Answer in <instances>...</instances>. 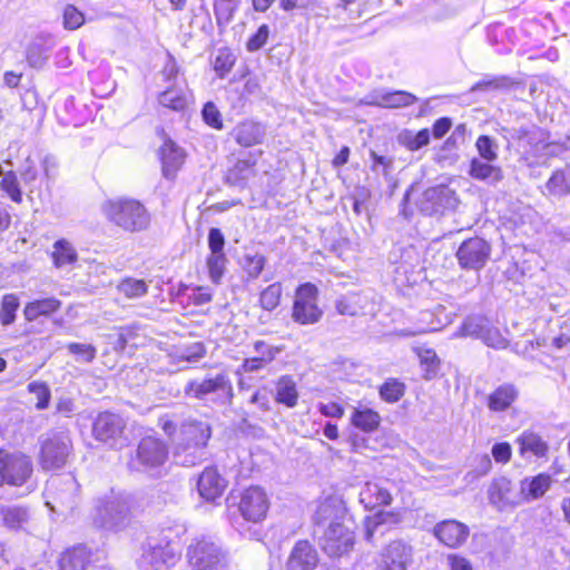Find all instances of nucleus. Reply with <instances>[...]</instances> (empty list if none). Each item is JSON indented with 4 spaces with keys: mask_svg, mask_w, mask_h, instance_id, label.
Listing matches in <instances>:
<instances>
[{
    "mask_svg": "<svg viewBox=\"0 0 570 570\" xmlns=\"http://www.w3.org/2000/svg\"><path fill=\"white\" fill-rule=\"evenodd\" d=\"M331 520L325 529L320 547L332 559H338L348 554L355 544V522L348 518L347 510L342 502L334 499L322 501L314 513V524L321 525Z\"/></svg>",
    "mask_w": 570,
    "mask_h": 570,
    "instance_id": "obj_1",
    "label": "nucleus"
},
{
    "mask_svg": "<svg viewBox=\"0 0 570 570\" xmlns=\"http://www.w3.org/2000/svg\"><path fill=\"white\" fill-rule=\"evenodd\" d=\"M106 219L118 229L136 234L150 227V214L146 206L131 197L108 199L102 205Z\"/></svg>",
    "mask_w": 570,
    "mask_h": 570,
    "instance_id": "obj_2",
    "label": "nucleus"
},
{
    "mask_svg": "<svg viewBox=\"0 0 570 570\" xmlns=\"http://www.w3.org/2000/svg\"><path fill=\"white\" fill-rule=\"evenodd\" d=\"M37 461L43 471L65 468L73 456V442L68 432L50 431L38 442Z\"/></svg>",
    "mask_w": 570,
    "mask_h": 570,
    "instance_id": "obj_3",
    "label": "nucleus"
},
{
    "mask_svg": "<svg viewBox=\"0 0 570 570\" xmlns=\"http://www.w3.org/2000/svg\"><path fill=\"white\" fill-rule=\"evenodd\" d=\"M32 458L23 451L0 446V488H21L33 476Z\"/></svg>",
    "mask_w": 570,
    "mask_h": 570,
    "instance_id": "obj_4",
    "label": "nucleus"
},
{
    "mask_svg": "<svg viewBox=\"0 0 570 570\" xmlns=\"http://www.w3.org/2000/svg\"><path fill=\"white\" fill-rule=\"evenodd\" d=\"M323 314L318 287L312 282L297 285L291 309L293 322L303 326L313 325L322 320Z\"/></svg>",
    "mask_w": 570,
    "mask_h": 570,
    "instance_id": "obj_5",
    "label": "nucleus"
},
{
    "mask_svg": "<svg viewBox=\"0 0 570 570\" xmlns=\"http://www.w3.org/2000/svg\"><path fill=\"white\" fill-rule=\"evenodd\" d=\"M186 558L193 570H214L222 564L225 553L212 537L203 534L191 540Z\"/></svg>",
    "mask_w": 570,
    "mask_h": 570,
    "instance_id": "obj_6",
    "label": "nucleus"
},
{
    "mask_svg": "<svg viewBox=\"0 0 570 570\" xmlns=\"http://www.w3.org/2000/svg\"><path fill=\"white\" fill-rule=\"evenodd\" d=\"M237 510L247 522L259 523L267 518L271 501L259 485L244 488L237 495Z\"/></svg>",
    "mask_w": 570,
    "mask_h": 570,
    "instance_id": "obj_7",
    "label": "nucleus"
},
{
    "mask_svg": "<svg viewBox=\"0 0 570 570\" xmlns=\"http://www.w3.org/2000/svg\"><path fill=\"white\" fill-rule=\"evenodd\" d=\"M492 246L481 236L464 239L455 252L459 266L465 271H480L490 261Z\"/></svg>",
    "mask_w": 570,
    "mask_h": 570,
    "instance_id": "obj_8",
    "label": "nucleus"
},
{
    "mask_svg": "<svg viewBox=\"0 0 570 570\" xmlns=\"http://www.w3.org/2000/svg\"><path fill=\"white\" fill-rule=\"evenodd\" d=\"M413 561V548L402 539L386 543L374 561L375 570H406Z\"/></svg>",
    "mask_w": 570,
    "mask_h": 570,
    "instance_id": "obj_9",
    "label": "nucleus"
},
{
    "mask_svg": "<svg viewBox=\"0 0 570 570\" xmlns=\"http://www.w3.org/2000/svg\"><path fill=\"white\" fill-rule=\"evenodd\" d=\"M169 458L167 443L160 438L146 435L137 444L134 459L145 469H156L164 465Z\"/></svg>",
    "mask_w": 570,
    "mask_h": 570,
    "instance_id": "obj_10",
    "label": "nucleus"
},
{
    "mask_svg": "<svg viewBox=\"0 0 570 570\" xmlns=\"http://www.w3.org/2000/svg\"><path fill=\"white\" fill-rule=\"evenodd\" d=\"M126 422L116 413L99 412L92 422L96 441L115 446L124 438Z\"/></svg>",
    "mask_w": 570,
    "mask_h": 570,
    "instance_id": "obj_11",
    "label": "nucleus"
},
{
    "mask_svg": "<svg viewBox=\"0 0 570 570\" xmlns=\"http://www.w3.org/2000/svg\"><path fill=\"white\" fill-rule=\"evenodd\" d=\"M229 485L228 480L217 466H206L197 478L196 489L203 501L217 504Z\"/></svg>",
    "mask_w": 570,
    "mask_h": 570,
    "instance_id": "obj_12",
    "label": "nucleus"
},
{
    "mask_svg": "<svg viewBox=\"0 0 570 570\" xmlns=\"http://www.w3.org/2000/svg\"><path fill=\"white\" fill-rule=\"evenodd\" d=\"M164 141L159 148V160L161 165V174L166 179H175L183 168L186 160V153L174 140L166 137L164 128L158 130Z\"/></svg>",
    "mask_w": 570,
    "mask_h": 570,
    "instance_id": "obj_13",
    "label": "nucleus"
},
{
    "mask_svg": "<svg viewBox=\"0 0 570 570\" xmlns=\"http://www.w3.org/2000/svg\"><path fill=\"white\" fill-rule=\"evenodd\" d=\"M432 532L436 540L449 549L461 548L470 535L469 527L455 519H445L438 522Z\"/></svg>",
    "mask_w": 570,
    "mask_h": 570,
    "instance_id": "obj_14",
    "label": "nucleus"
},
{
    "mask_svg": "<svg viewBox=\"0 0 570 570\" xmlns=\"http://www.w3.org/2000/svg\"><path fill=\"white\" fill-rule=\"evenodd\" d=\"M178 553L171 547L169 540H160L155 544H149L144 550L140 558V568L142 570H161L165 566H171L176 562Z\"/></svg>",
    "mask_w": 570,
    "mask_h": 570,
    "instance_id": "obj_15",
    "label": "nucleus"
},
{
    "mask_svg": "<svg viewBox=\"0 0 570 570\" xmlns=\"http://www.w3.org/2000/svg\"><path fill=\"white\" fill-rule=\"evenodd\" d=\"M229 137L237 146L248 149L264 142L266 128L261 121L244 119L233 127L229 131Z\"/></svg>",
    "mask_w": 570,
    "mask_h": 570,
    "instance_id": "obj_16",
    "label": "nucleus"
},
{
    "mask_svg": "<svg viewBox=\"0 0 570 570\" xmlns=\"http://www.w3.org/2000/svg\"><path fill=\"white\" fill-rule=\"evenodd\" d=\"M212 436L209 424L198 420H187L179 426V444L183 449H204Z\"/></svg>",
    "mask_w": 570,
    "mask_h": 570,
    "instance_id": "obj_17",
    "label": "nucleus"
},
{
    "mask_svg": "<svg viewBox=\"0 0 570 570\" xmlns=\"http://www.w3.org/2000/svg\"><path fill=\"white\" fill-rule=\"evenodd\" d=\"M320 557L314 546L302 539L295 542L286 561V570H315Z\"/></svg>",
    "mask_w": 570,
    "mask_h": 570,
    "instance_id": "obj_18",
    "label": "nucleus"
},
{
    "mask_svg": "<svg viewBox=\"0 0 570 570\" xmlns=\"http://www.w3.org/2000/svg\"><path fill=\"white\" fill-rule=\"evenodd\" d=\"M218 391L232 393V383L225 373H218L214 377H205L202 381L193 380L185 386V394L197 400Z\"/></svg>",
    "mask_w": 570,
    "mask_h": 570,
    "instance_id": "obj_19",
    "label": "nucleus"
},
{
    "mask_svg": "<svg viewBox=\"0 0 570 570\" xmlns=\"http://www.w3.org/2000/svg\"><path fill=\"white\" fill-rule=\"evenodd\" d=\"M262 155L263 151L258 150L257 153L248 154L246 157L237 159L225 173L226 183L240 187L247 185L248 180L256 176L257 157Z\"/></svg>",
    "mask_w": 570,
    "mask_h": 570,
    "instance_id": "obj_20",
    "label": "nucleus"
},
{
    "mask_svg": "<svg viewBox=\"0 0 570 570\" xmlns=\"http://www.w3.org/2000/svg\"><path fill=\"white\" fill-rule=\"evenodd\" d=\"M519 455L523 459H547L550 446L541 434L532 430H525L515 439Z\"/></svg>",
    "mask_w": 570,
    "mask_h": 570,
    "instance_id": "obj_21",
    "label": "nucleus"
},
{
    "mask_svg": "<svg viewBox=\"0 0 570 570\" xmlns=\"http://www.w3.org/2000/svg\"><path fill=\"white\" fill-rule=\"evenodd\" d=\"M358 500L365 510L373 511L390 505L393 497L382 484L367 481L360 491Z\"/></svg>",
    "mask_w": 570,
    "mask_h": 570,
    "instance_id": "obj_22",
    "label": "nucleus"
},
{
    "mask_svg": "<svg viewBox=\"0 0 570 570\" xmlns=\"http://www.w3.org/2000/svg\"><path fill=\"white\" fill-rule=\"evenodd\" d=\"M518 397V387L513 383H503L488 394L485 404L490 412L501 413L510 410Z\"/></svg>",
    "mask_w": 570,
    "mask_h": 570,
    "instance_id": "obj_23",
    "label": "nucleus"
},
{
    "mask_svg": "<svg viewBox=\"0 0 570 570\" xmlns=\"http://www.w3.org/2000/svg\"><path fill=\"white\" fill-rule=\"evenodd\" d=\"M191 98V91L187 86L178 87L177 85H171L158 94L157 101L161 108L183 112L188 108Z\"/></svg>",
    "mask_w": 570,
    "mask_h": 570,
    "instance_id": "obj_24",
    "label": "nucleus"
},
{
    "mask_svg": "<svg viewBox=\"0 0 570 570\" xmlns=\"http://www.w3.org/2000/svg\"><path fill=\"white\" fill-rule=\"evenodd\" d=\"M62 302L55 297H40L29 301L23 306V317L27 322H35L41 317L49 318L60 312Z\"/></svg>",
    "mask_w": 570,
    "mask_h": 570,
    "instance_id": "obj_25",
    "label": "nucleus"
},
{
    "mask_svg": "<svg viewBox=\"0 0 570 570\" xmlns=\"http://www.w3.org/2000/svg\"><path fill=\"white\" fill-rule=\"evenodd\" d=\"M350 423L355 430L372 434L380 430L382 416L379 411L372 407L358 405L353 409Z\"/></svg>",
    "mask_w": 570,
    "mask_h": 570,
    "instance_id": "obj_26",
    "label": "nucleus"
},
{
    "mask_svg": "<svg viewBox=\"0 0 570 570\" xmlns=\"http://www.w3.org/2000/svg\"><path fill=\"white\" fill-rule=\"evenodd\" d=\"M274 401L287 409H294L298 405L299 392L292 375H282L275 381Z\"/></svg>",
    "mask_w": 570,
    "mask_h": 570,
    "instance_id": "obj_27",
    "label": "nucleus"
},
{
    "mask_svg": "<svg viewBox=\"0 0 570 570\" xmlns=\"http://www.w3.org/2000/svg\"><path fill=\"white\" fill-rule=\"evenodd\" d=\"M177 296L183 297L184 308L200 307L213 301V291L208 286L179 283L177 286Z\"/></svg>",
    "mask_w": 570,
    "mask_h": 570,
    "instance_id": "obj_28",
    "label": "nucleus"
},
{
    "mask_svg": "<svg viewBox=\"0 0 570 570\" xmlns=\"http://www.w3.org/2000/svg\"><path fill=\"white\" fill-rule=\"evenodd\" d=\"M91 562L92 552L82 544L67 549L59 560L61 570H86Z\"/></svg>",
    "mask_w": 570,
    "mask_h": 570,
    "instance_id": "obj_29",
    "label": "nucleus"
},
{
    "mask_svg": "<svg viewBox=\"0 0 570 570\" xmlns=\"http://www.w3.org/2000/svg\"><path fill=\"white\" fill-rule=\"evenodd\" d=\"M403 520V514L400 510L383 511L380 510L373 515L364 518V539L367 542H372L374 533L380 525L389 524L396 525Z\"/></svg>",
    "mask_w": 570,
    "mask_h": 570,
    "instance_id": "obj_30",
    "label": "nucleus"
},
{
    "mask_svg": "<svg viewBox=\"0 0 570 570\" xmlns=\"http://www.w3.org/2000/svg\"><path fill=\"white\" fill-rule=\"evenodd\" d=\"M454 196L455 191L446 186L431 187L424 193V210L430 214L442 213L445 208L451 206Z\"/></svg>",
    "mask_w": 570,
    "mask_h": 570,
    "instance_id": "obj_31",
    "label": "nucleus"
},
{
    "mask_svg": "<svg viewBox=\"0 0 570 570\" xmlns=\"http://www.w3.org/2000/svg\"><path fill=\"white\" fill-rule=\"evenodd\" d=\"M553 483L552 475L547 472L538 473L521 482V492L525 500H538L542 498Z\"/></svg>",
    "mask_w": 570,
    "mask_h": 570,
    "instance_id": "obj_32",
    "label": "nucleus"
},
{
    "mask_svg": "<svg viewBox=\"0 0 570 570\" xmlns=\"http://www.w3.org/2000/svg\"><path fill=\"white\" fill-rule=\"evenodd\" d=\"M492 163L493 161H487L476 157L472 158L469 164V176L475 180L501 181L503 179L502 168L492 165Z\"/></svg>",
    "mask_w": 570,
    "mask_h": 570,
    "instance_id": "obj_33",
    "label": "nucleus"
},
{
    "mask_svg": "<svg viewBox=\"0 0 570 570\" xmlns=\"http://www.w3.org/2000/svg\"><path fill=\"white\" fill-rule=\"evenodd\" d=\"M544 188V195L549 197H563L569 195L570 166L554 169L547 180Z\"/></svg>",
    "mask_w": 570,
    "mask_h": 570,
    "instance_id": "obj_34",
    "label": "nucleus"
},
{
    "mask_svg": "<svg viewBox=\"0 0 570 570\" xmlns=\"http://www.w3.org/2000/svg\"><path fill=\"white\" fill-rule=\"evenodd\" d=\"M415 352L420 361V366L423 371L422 377L425 381H432L439 377L441 360L436 352L430 347H420Z\"/></svg>",
    "mask_w": 570,
    "mask_h": 570,
    "instance_id": "obj_35",
    "label": "nucleus"
},
{
    "mask_svg": "<svg viewBox=\"0 0 570 570\" xmlns=\"http://www.w3.org/2000/svg\"><path fill=\"white\" fill-rule=\"evenodd\" d=\"M116 291L127 299H138L148 294L149 284L141 278L125 276L119 279Z\"/></svg>",
    "mask_w": 570,
    "mask_h": 570,
    "instance_id": "obj_36",
    "label": "nucleus"
},
{
    "mask_svg": "<svg viewBox=\"0 0 570 570\" xmlns=\"http://www.w3.org/2000/svg\"><path fill=\"white\" fill-rule=\"evenodd\" d=\"M405 393L406 384L396 377H389L379 386L381 400L389 404L399 402Z\"/></svg>",
    "mask_w": 570,
    "mask_h": 570,
    "instance_id": "obj_37",
    "label": "nucleus"
},
{
    "mask_svg": "<svg viewBox=\"0 0 570 570\" xmlns=\"http://www.w3.org/2000/svg\"><path fill=\"white\" fill-rule=\"evenodd\" d=\"M51 258L56 267H62L75 264L78 259V254L67 239L61 238L53 244Z\"/></svg>",
    "mask_w": 570,
    "mask_h": 570,
    "instance_id": "obj_38",
    "label": "nucleus"
},
{
    "mask_svg": "<svg viewBox=\"0 0 570 570\" xmlns=\"http://www.w3.org/2000/svg\"><path fill=\"white\" fill-rule=\"evenodd\" d=\"M20 301L17 294L8 293L0 301V324L9 326L16 322Z\"/></svg>",
    "mask_w": 570,
    "mask_h": 570,
    "instance_id": "obj_39",
    "label": "nucleus"
},
{
    "mask_svg": "<svg viewBox=\"0 0 570 570\" xmlns=\"http://www.w3.org/2000/svg\"><path fill=\"white\" fill-rule=\"evenodd\" d=\"M283 295V286L281 282L269 284L259 293V306L268 312L274 311L281 304Z\"/></svg>",
    "mask_w": 570,
    "mask_h": 570,
    "instance_id": "obj_40",
    "label": "nucleus"
},
{
    "mask_svg": "<svg viewBox=\"0 0 570 570\" xmlns=\"http://www.w3.org/2000/svg\"><path fill=\"white\" fill-rule=\"evenodd\" d=\"M2 523L9 529H20L27 521V510L22 507H2L0 509Z\"/></svg>",
    "mask_w": 570,
    "mask_h": 570,
    "instance_id": "obj_41",
    "label": "nucleus"
},
{
    "mask_svg": "<svg viewBox=\"0 0 570 570\" xmlns=\"http://www.w3.org/2000/svg\"><path fill=\"white\" fill-rule=\"evenodd\" d=\"M212 3L216 22L223 24L233 19L240 0H212Z\"/></svg>",
    "mask_w": 570,
    "mask_h": 570,
    "instance_id": "obj_42",
    "label": "nucleus"
},
{
    "mask_svg": "<svg viewBox=\"0 0 570 570\" xmlns=\"http://www.w3.org/2000/svg\"><path fill=\"white\" fill-rule=\"evenodd\" d=\"M227 262L228 259L226 254L209 253V255L206 257L208 275L214 284L220 283L226 271Z\"/></svg>",
    "mask_w": 570,
    "mask_h": 570,
    "instance_id": "obj_43",
    "label": "nucleus"
},
{
    "mask_svg": "<svg viewBox=\"0 0 570 570\" xmlns=\"http://www.w3.org/2000/svg\"><path fill=\"white\" fill-rule=\"evenodd\" d=\"M236 62V57L228 48L219 49L213 62V68L219 78L226 77Z\"/></svg>",
    "mask_w": 570,
    "mask_h": 570,
    "instance_id": "obj_44",
    "label": "nucleus"
},
{
    "mask_svg": "<svg viewBox=\"0 0 570 570\" xmlns=\"http://www.w3.org/2000/svg\"><path fill=\"white\" fill-rule=\"evenodd\" d=\"M27 390L29 393L36 395L37 402L35 406L37 410H45L49 406L51 401V391L46 382L32 381L28 384Z\"/></svg>",
    "mask_w": 570,
    "mask_h": 570,
    "instance_id": "obj_45",
    "label": "nucleus"
},
{
    "mask_svg": "<svg viewBox=\"0 0 570 570\" xmlns=\"http://www.w3.org/2000/svg\"><path fill=\"white\" fill-rule=\"evenodd\" d=\"M1 189L17 204L22 203V191L17 175L13 171H8L1 178Z\"/></svg>",
    "mask_w": 570,
    "mask_h": 570,
    "instance_id": "obj_46",
    "label": "nucleus"
},
{
    "mask_svg": "<svg viewBox=\"0 0 570 570\" xmlns=\"http://www.w3.org/2000/svg\"><path fill=\"white\" fill-rule=\"evenodd\" d=\"M86 18L81 10L75 4H67L62 12L63 28L67 30H77L85 24Z\"/></svg>",
    "mask_w": 570,
    "mask_h": 570,
    "instance_id": "obj_47",
    "label": "nucleus"
},
{
    "mask_svg": "<svg viewBox=\"0 0 570 570\" xmlns=\"http://www.w3.org/2000/svg\"><path fill=\"white\" fill-rule=\"evenodd\" d=\"M475 148L481 159L487 161H495L498 159L497 145L492 137L481 135L475 141Z\"/></svg>",
    "mask_w": 570,
    "mask_h": 570,
    "instance_id": "obj_48",
    "label": "nucleus"
},
{
    "mask_svg": "<svg viewBox=\"0 0 570 570\" xmlns=\"http://www.w3.org/2000/svg\"><path fill=\"white\" fill-rule=\"evenodd\" d=\"M266 257L263 254L245 255L243 268L249 278H257L264 271Z\"/></svg>",
    "mask_w": 570,
    "mask_h": 570,
    "instance_id": "obj_49",
    "label": "nucleus"
},
{
    "mask_svg": "<svg viewBox=\"0 0 570 570\" xmlns=\"http://www.w3.org/2000/svg\"><path fill=\"white\" fill-rule=\"evenodd\" d=\"M254 351L258 356L263 357L265 362L271 364L276 356L283 351L282 345H272L264 340H257L253 343Z\"/></svg>",
    "mask_w": 570,
    "mask_h": 570,
    "instance_id": "obj_50",
    "label": "nucleus"
},
{
    "mask_svg": "<svg viewBox=\"0 0 570 570\" xmlns=\"http://www.w3.org/2000/svg\"><path fill=\"white\" fill-rule=\"evenodd\" d=\"M269 38V27L267 24H261L256 32L253 33L247 42L246 49L248 52H255L262 49L268 41Z\"/></svg>",
    "mask_w": 570,
    "mask_h": 570,
    "instance_id": "obj_51",
    "label": "nucleus"
},
{
    "mask_svg": "<svg viewBox=\"0 0 570 570\" xmlns=\"http://www.w3.org/2000/svg\"><path fill=\"white\" fill-rule=\"evenodd\" d=\"M67 350L72 355H75L79 360H82L87 363H91L96 358V355H97V350L91 344L72 342L67 345Z\"/></svg>",
    "mask_w": 570,
    "mask_h": 570,
    "instance_id": "obj_52",
    "label": "nucleus"
},
{
    "mask_svg": "<svg viewBox=\"0 0 570 570\" xmlns=\"http://www.w3.org/2000/svg\"><path fill=\"white\" fill-rule=\"evenodd\" d=\"M384 100L390 108H402L413 105L416 98L414 95L406 91H394L386 95Z\"/></svg>",
    "mask_w": 570,
    "mask_h": 570,
    "instance_id": "obj_53",
    "label": "nucleus"
},
{
    "mask_svg": "<svg viewBox=\"0 0 570 570\" xmlns=\"http://www.w3.org/2000/svg\"><path fill=\"white\" fill-rule=\"evenodd\" d=\"M203 117L205 122L214 129L220 130L224 127L222 114L214 102L208 101L203 107Z\"/></svg>",
    "mask_w": 570,
    "mask_h": 570,
    "instance_id": "obj_54",
    "label": "nucleus"
},
{
    "mask_svg": "<svg viewBox=\"0 0 570 570\" xmlns=\"http://www.w3.org/2000/svg\"><path fill=\"white\" fill-rule=\"evenodd\" d=\"M510 490V481L500 480L493 482L489 491L490 501L494 504L509 501L508 493Z\"/></svg>",
    "mask_w": 570,
    "mask_h": 570,
    "instance_id": "obj_55",
    "label": "nucleus"
},
{
    "mask_svg": "<svg viewBox=\"0 0 570 570\" xmlns=\"http://www.w3.org/2000/svg\"><path fill=\"white\" fill-rule=\"evenodd\" d=\"M430 142V131L428 128L419 130L413 136H407L403 140L404 147L410 151H416Z\"/></svg>",
    "mask_w": 570,
    "mask_h": 570,
    "instance_id": "obj_56",
    "label": "nucleus"
},
{
    "mask_svg": "<svg viewBox=\"0 0 570 570\" xmlns=\"http://www.w3.org/2000/svg\"><path fill=\"white\" fill-rule=\"evenodd\" d=\"M26 59L31 68H40L47 60L43 47L37 43L29 45L26 49Z\"/></svg>",
    "mask_w": 570,
    "mask_h": 570,
    "instance_id": "obj_57",
    "label": "nucleus"
},
{
    "mask_svg": "<svg viewBox=\"0 0 570 570\" xmlns=\"http://www.w3.org/2000/svg\"><path fill=\"white\" fill-rule=\"evenodd\" d=\"M225 247V236L224 233L217 228L212 227L208 230V248L209 253L214 254H226L224 250Z\"/></svg>",
    "mask_w": 570,
    "mask_h": 570,
    "instance_id": "obj_58",
    "label": "nucleus"
},
{
    "mask_svg": "<svg viewBox=\"0 0 570 570\" xmlns=\"http://www.w3.org/2000/svg\"><path fill=\"white\" fill-rule=\"evenodd\" d=\"M491 454L497 463L507 464L512 456L511 444L507 441L494 443L491 449Z\"/></svg>",
    "mask_w": 570,
    "mask_h": 570,
    "instance_id": "obj_59",
    "label": "nucleus"
},
{
    "mask_svg": "<svg viewBox=\"0 0 570 570\" xmlns=\"http://www.w3.org/2000/svg\"><path fill=\"white\" fill-rule=\"evenodd\" d=\"M317 411L325 417L342 419L345 414L344 405L336 401L318 403Z\"/></svg>",
    "mask_w": 570,
    "mask_h": 570,
    "instance_id": "obj_60",
    "label": "nucleus"
},
{
    "mask_svg": "<svg viewBox=\"0 0 570 570\" xmlns=\"http://www.w3.org/2000/svg\"><path fill=\"white\" fill-rule=\"evenodd\" d=\"M450 570H473L472 562L460 553H450L446 557Z\"/></svg>",
    "mask_w": 570,
    "mask_h": 570,
    "instance_id": "obj_61",
    "label": "nucleus"
},
{
    "mask_svg": "<svg viewBox=\"0 0 570 570\" xmlns=\"http://www.w3.org/2000/svg\"><path fill=\"white\" fill-rule=\"evenodd\" d=\"M117 341L115 343L116 351H125L129 340L137 336L136 328L134 326L119 327Z\"/></svg>",
    "mask_w": 570,
    "mask_h": 570,
    "instance_id": "obj_62",
    "label": "nucleus"
},
{
    "mask_svg": "<svg viewBox=\"0 0 570 570\" xmlns=\"http://www.w3.org/2000/svg\"><path fill=\"white\" fill-rule=\"evenodd\" d=\"M452 120L449 117H441L432 125V136L435 139L443 138L451 129Z\"/></svg>",
    "mask_w": 570,
    "mask_h": 570,
    "instance_id": "obj_63",
    "label": "nucleus"
},
{
    "mask_svg": "<svg viewBox=\"0 0 570 570\" xmlns=\"http://www.w3.org/2000/svg\"><path fill=\"white\" fill-rule=\"evenodd\" d=\"M267 365L269 364L265 362L263 357L257 355L245 358L242 363V370L244 372H256L265 368Z\"/></svg>",
    "mask_w": 570,
    "mask_h": 570,
    "instance_id": "obj_64",
    "label": "nucleus"
}]
</instances>
